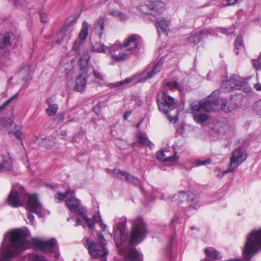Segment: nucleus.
I'll list each match as a JSON object with an SVG mask.
<instances>
[{
  "label": "nucleus",
  "mask_w": 261,
  "mask_h": 261,
  "mask_svg": "<svg viewBox=\"0 0 261 261\" xmlns=\"http://www.w3.org/2000/svg\"><path fill=\"white\" fill-rule=\"evenodd\" d=\"M113 233L116 246L126 261H142L141 254L133 247L142 242L147 234L146 225L142 218H139L132 221L129 240L126 218L115 224Z\"/></svg>",
  "instance_id": "nucleus-1"
},
{
  "label": "nucleus",
  "mask_w": 261,
  "mask_h": 261,
  "mask_svg": "<svg viewBox=\"0 0 261 261\" xmlns=\"http://www.w3.org/2000/svg\"><path fill=\"white\" fill-rule=\"evenodd\" d=\"M31 247L40 249L46 253L56 252L58 249L57 240L55 238L48 241L34 238L29 242L25 239L24 231L20 229L13 230L4 236L0 249V261H9L22 250Z\"/></svg>",
  "instance_id": "nucleus-2"
},
{
  "label": "nucleus",
  "mask_w": 261,
  "mask_h": 261,
  "mask_svg": "<svg viewBox=\"0 0 261 261\" xmlns=\"http://www.w3.org/2000/svg\"><path fill=\"white\" fill-rule=\"evenodd\" d=\"M220 91H214L207 98H205L197 104L191 105L192 112L194 120L201 124L206 121L208 118V112L221 110L225 113L231 112L234 106L227 107V102L225 99L219 98Z\"/></svg>",
  "instance_id": "nucleus-3"
},
{
  "label": "nucleus",
  "mask_w": 261,
  "mask_h": 261,
  "mask_svg": "<svg viewBox=\"0 0 261 261\" xmlns=\"http://www.w3.org/2000/svg\"><path fill=\"white\" fill-rule=\"evenodd\" d=\"M64 199H66L65 202L66 205L69 210L71 212L81 216L89 228L91 230H93L94 221L89 219L85 214V210L81 204L80 201L76 198L74 191L67 190L64 193L58 192L55 196V200L57 203L62 201Z\"/></svg>",
  "instance_id": "nucleus-4"
},
{
  "label": "nucleus",
  "mask_w": 261,
  "mask_h": 261,
  "mask_svg": "<svg viewBox=\"0 0 261 261\" xmlns=\"http://www.w3.org/2000/svg\"><path fill=\"white\" fill-rule=\"evenodd\" d=\"M99 245L95 244L93 240L88 237H85L83 239V243L84 246L88 250L89 253L93 258H98L106 256L108 254V251L106 248V240L103 235L97 232Z\"/></svg>",
  "instance_id": "nucleus-5"
},
{
  "label": "nucleus",
  "mask_w": 261,
  "mask_h": 261,
  "mask_svg": "<svg viewBox=\"0 0 261 261\" xmlns=\"http://www.w3.org/2000/svg\"><path fill=\"white\" fill-rule=\"evenodd\" d=\"M90 57L88 54L84 53V55L79 58L80 66V73L76 79L75 90L80 92H83L86 88L87 80L91 73L90 72V65L89 60Z\"/></svg>",
  "instance_id": "nucleus-6"
},
{
  "label": "nucleus",
  "mask_w": 261,
  "mask_h": 261,
  "mask_svg": "<svg viewBox=\"0 0 261 261\" xmlns=\"http://www.w3.org/2000/svg\"><path fill=\"white\" fill-rule=\"evenodd\" d=\"M157 102L159 110L168 116L171 122H176L177 120L176 117H171L168 115L169 111L175 108L174 99L167 94L166 92L162 91L160 92L157 95Z\"/></svg>",
  "instance_id": "nucleus-7"
},
{
  "label": "nucleus",
  "mask_w": 261,
  "mask_h": 261,
  "mask_svg": "<svg viewBox=\"0 0 261 261\" xmlns=\"http://www.w3.org/2000/svg\"><path fill=\"white\" fill-rule=\"evenodd\" d=\"M168 1H147L139 7V10L143 14L155 17L164 12L165 10L164 3Z\"/></svg>",
  "instance_id": "nucleus-8"
},
{
  "label": "nucleus",
  "mask_w": 261,
  "mask_h": 261,
  "mask_svg": "<svg viewBox=\"0 0 261 261\" xmlns=\"http://www.w3.org/2000/svg\"><path fill=\"white\" fill-rule=\"evenodd\" d=\"M27 209L29 211L27 217L32 224L34 223L35 217L31 213L36 214L40 217L44 215L43 206L39 202L36 194L28 196Z\"/></svg>",
  "instance_id": "nucleus-9"
},
{
  "label": "nucleus",
  "mask_w": 261,
  "mask_h": 261,
  "mask_svg": "<svg viewBox=\"0 0 261 261\" xmlns=\"http://www.w3.org/2000/svg\"><path fill=\"white\" fill-rule=\"evenodd\" d=\"M28 195H29L25 194L22 187L19 185H16L12 188L8 197V203L13 207L20 206L22 205L21 198L26 199L28 200Z\"/></svg>",
  "instance_id": "nucleus-10"
},
{
  "label": "nucleus",
  "mask_w": 261,
  "mask_h": 261,
  "mask_svg": "<svg viewBox=\"0 0 261 261\" xmlns=\"http://www.w3.org/2000/svg\"><path fill=\"white\" fill-rule=\"evenodd\" d=\"M88 23L84 21L83 23L82 27L79 35V38L75 40L72 47V50L78 55L83 56L84 53L88 54L84 49V42L88 35Z\"/></svg>",
  "instance_id": "nucleus-11"
},
{
  "label": "nucleus",
  "mask_w": 261,
  "mask_h": 261,
  "mask_svg": "<svg viewBox=\"0 0 261 261\" xmlns=\"http://www.w3.org/2000/svg\"><path fill=\"white\" fill-rule=\"evenodd\" d=\"M247 153L241 147L237 148L232 153L230 158L229 168L225 173L231 172L243 163L247 159Z\"/></svg>",
  "instance_id": "nucleus-12"
},
{
  "label": "nucleus",
  "mask_w": 261,
  "mask_h": 261,
  "mask_svg": "<svg viewBox=\"0 0 261 261\" xmlns=\"http://www.w3.org/2000/svg\"><path fill=\"white\" fill-rule=\"evenodd\" d=\"M124 48L118 43L111 46L110 55L111 59L115 62H120L126 60L130 57V54L124 52Z\"/></svg>",
  "instance_id": "nucleus-13"
},
{
  "label": "nucleus",
  "mask_w": 261,
  "mask_h": 261,
  "mask_svg": "<svg viewBox=\"0 0 261 261\" xmlns=\"http://www.w3.org/2000/svg\"><path fill=\"white\" fill-rule=\"evenodd\" d=\"M140 39L138 35H131L124 41L122 44L119 45L125 48L126 51L133 53L137 49Z\"/></svg>",
  "instance_id": "nucleus-14"
},
{
  "label": "nucleus",
  "mask_w": 261,
  "mask_h": 261,
  "mask_svg": "<svg viewBox=\"0 0 261 261\" xmlns=\"http://www.w3.org/2000/svg\"><path fill=\"white\" fill-rule=\"evenodd\" d=\"M243 82L239 80L237 75H233L231 79L223 82L222 86L227 90L239 89L243 85Z\"/></svg>",
  "instance_id": "nucleus-15"
},
{
  "label": "nucleus",
  "mask_w": 261,
  "mask_h": 261,
  "mask_svg": "<svg viewBox=\"0 0 261 261\" xmlns=\"http://www.w3.org/2000/svg\"><path fill=\"white\" fill-rule=\"evenodd\" d=\"M5 126L9 134H12L18 139H21L23 134L19 129L17 128L13 120L11 119H7L5 123Z\"/></svg>",
  "instance_id": "nucleus-16"
},
{
  "label": "nucleus",
  "mask_w": 261,
  "mask_h": 261,
  "mask_svg": "<svg viewBox=\"0 0 261 261\" xmlns=\"http://www.w3.org/2000/svg\"><path fill=\"white\" fill-rule=\"evenodd\" d=\"M175 152L172 153L166 150H160L156 152V159L161 160L163 162H175L176 161V158L173 156Z\"/></svg>",
  "instance_id": "nucleus-17"
},
{
  "label": "nucleus",
  "mask_w": 261,
  "mask_h": 261,
  "mask_svg": "<svg viewBox=\"0 0 261 261\" xmlns=\"http://www.w3.org/2000/svg\"><path fill=\"white\" fill-rule=\"evenodd\" d=\"M208 34L211 35V33L207 29H203L199 33L192 34L188 38V41L190 44H196L198 43L204 36Z\"/></svg>",
  "instance_id": "nucleus-18"
},
{
  "label": "nucleus",
  "mask_w": 261,
  "mask_h": 261,
  "mask_svg": "<svg viewBox=\"0 0 261 261\" xmlns=\"http://www.w3.org/2000/svg\"><path fill=\"white\" fill-rule=\"evenodd\" d=\"M113 173L116 176H118V174H120L122 176H125L126 181L136 186H139L141 185L140 181L138 178L130 175L126 172L114 169Z\"/></svg>",
  "instance_id": "nucleus-19"
},
{
  "label": "nucleus",
  "mask_w": 261,
  "mask_h": 261,
  "mask_svg": "<svg viewBox=\"0 0 261 261\" xmlns=\"http://www.w3.org/2000/svg\"><path fill=\"white\" fill-rule=\"evenodd\" d=\"M13 38L14 35L10 32L0 35V49L9 47L12 43Z\"/></svg>",
  "instance_id": "nucleus-20"
},
{
  "label": "nucleus",
  "mask_w": 261,
  "mask_h": 261,
  "mask_svg": "<svg viewBox=\"0 0 261 261\" xmlns=\"http://www.w3.org/2000/svg\"><path fill=\"white\" fill-rule=\"evenodd\" d=\"M12 168V160L9 155H0V169L5 171Z\"/></svg>",
  "instance_id": "nucleus-21"
},
{
  "label": "nucleus",
  "mask_w": 261,
  "mask_h": 261,
  "mask_svg": "<svg viewBox=\"0 0 261 261\" xmlns=\"http://www.w3.org/2000/svg\"><path fill=\"white\" fill-rule=\"evenodd\" d=\"M164 63V60L161 59L156 63L150 67L151 71H148L145 75L144 81L152 77L154 74L159 72Z\"/></svg>",
  "instance_id": "nucleus-22"
},
{
  "label": "nucleus",
  "mask_w": 261,
  "mask_h": 261,
  "mask_svg": "<svg viewBox=\"0 0 261 261\" xmlns=\"http://www.w3.org/2000/svg\"><path fill=\"white\" fill-rule=\"evenodd\" d=\"M187 201L189 204H190L191 206L193 207L195 209L199 207L200 205L198 203V196L192 192H189L188 193Z\"/></svg>",
  "instance_id": "nucleus-23"
},
{
  "label": "nucleus",
  "mask_w": 261,
  "mask_h": 261,
  "mask_svg": "<svg viewBox=\"0 0 261 261\" xmlns=\"http://www.w3.org/2000/svg\"><path fill=\"white\" fill-rule=\"evenodd\" d=\"M108 13L109 15L117 18L120 21H124L126 20L128 17L127 16L122 13L116 9H110L108 11Z\"/></svg>",
  "instance_id": "nucleus-24"
},
{
  "label": "nucleus",
  "mask_w": 261,
  "mask_h": 261,
  "mask_svg": "<svg viewBox=\"0 0 261 261\" xmlns=\"http://www.w3.org/2000/svg\"><path fill=\"white\" fill-rule=\"evenodd\" d=\"M94 50L99 53H109L111 51V46L110 47L105 46L101 43H96L93 45Z\"/></svg>",
  "instance_id": "nucleus-25"
},
{
  "label": "nucleus",
  "mask_w": 261,
  "mask_h": 261,
  "mask_svg": "<svg viewBox=\"0 0 261 261\" xmlns=\"http://www.w3.org/2000/svg\"><path fill=\"white\" fill-rule=\"evenodd\" d=\"M168 24V21L164 18L157 19L155 25L159 33H160L159 29H161L162 32H166L167 30Z\"/></svg>",
  "instance_id": "nucleus-26"
},
{
  "label": "nucleus",
  "mask_w": 261,
  "mask_h": 261,
  "mask_svg": "<svg viewBox=\"0 0 261 261\" xmlns=\"http://www.w3.org/2000/svg\"><path fill=\"white\" fill-rule=\"evenodd\" d=\"M137 138L139 142L142 145L147 147L151 146L152 143L149 140L145 134L140 132L137 135Z\"/></svg>",
  "instance_id": "nucleus-27"
},
{
  "label": "nucleus",
  "mask_w": 261,
  "mask_h": 261,
  "mask_svg": "<svg viewBox=\"0 0 261 261\" xmlns=\"http://www.w3.org/2000/svg\"><path fill=\"white\" fill-rule=\"evenodd\" d=\"M105 20L102 18H99L96 22L95 29L100 30L99 37L101 38L105 31Z\"/></svg>",
  "instance_id": "nucleus-28"
},
{
  "label": "nucleus",
  "mask_w": 261,
  "mask_h": 261,
  "mask_svg": "<svg viewBox=\"0 0 261 261\" xmlns=\"http://www.w3.org/2000/svg\"><path fill=\"white\" fill-rule=\"evenodd\" d=\"M58 35L59 36H62V39L59 40H57V43L58 44H60L63 39H66L67 41L71 37V31H67L66 30L63 29L59 32H58Z\"/></svg>",
  "instance_id": "nucleus-29"
},
{
  "label": "nucleus",
  "mask_w": 261,
  "mask_h": 261,
  "mask_svg": "<svg viewBox=\"0 0 261 261\" xmlns=\"http://www.w3.org/2000/svg\"><path fill=\"white\" fill-rule=\"evenodd\" d=\"M58 109V105L55 103L49 104L46 110V113L48 116H54L56 114Z\"/></svg>",
  "instance_id": "nucleus-30"
},
{
  "label": "nucleus",
  "mask_w": 261,
  "mask_h": 261,
  "mask_svg": "<svg viewBox=\"0 0 261 261\" xmlns=\"http://www.w3.org/2000/svg\"><path fill=\"white\" fill-rule=\"evenodd\" d=\"M206 255L211 259H215L217 258L218 253L213 248H206L204 249Z\"/></svg>",
  "instance_id": "nucleus-31"
},
{
  "label": "nucleus",
  "mask_w": 261,
  "mask_h": 261,
  "mask_svg": "<svg viewBox=\"0 0 261 261\" xmlns=\"http://www.w3.org/2000/svg\"><path fill=\"white\" fill-rule=\"evenodd\" d=\"M244 48V43L242 37L238 36L235 41V53L236 55L239 54V50L242 49Z\"/></svg>",
  "instance_id": "nucleus-32"
},
{
  "label": "nucleus",
  "mask_w": 261,
  "mask_h": 261,
  "mask_svg": "<svg viewBox=\"0 0 261 261\" xmlns=\"http://www.w3.org/2000/svg\"><path fill=\"white\" fill-rule=\"evenodd\" d=\"M165 84L170 89H176L179 91H182L181 87L176 81H168L165 82Z\"/></svg>",
  "instance_id": "nucleus-33"
},
{
  "label": "nucleus",
  "mask_w": 261,
  "mask_h": 261,
  "mask_svg": "<svg viewBox=\"0 0 261 261\" xmlns=\"http://www.w3.org/2000/svg\"><path fill=\"white\" fill-rule=\"evenodd\" d=\"M185 192L183 191H180L178 195H174L171 198L172 201L176 202L177 204H181L183 201Z\"/></svg>",
  "instance_id": "nucleus-34"
},
{
  "label": "nucleus",
  "mask_w": 261,
  "mask_h": 261,
  "mask_svg": "<svg viewBox=\"0 0 261 261\" xmlns=\"http://www.w3.org/2000/svg\"><path fill=\"white\" fill-rule=\"evenodd\" d=\"M133 80L132 78H127L124 80H122L121 81L116 82L114 83H112L110 84V87L111 88H115L120 87L121 86L124 85L125 84H127L130 83Z\"/></svg>",
  "instance_id": "nucleus-35"
},
{
  "label": "nucleus",
  "mask_w": 261,
  "mask_h": 261,
  "mask_svg": "<svg viewBox=\"0 0 261 261\" xmlns=\"http://www.w3.org/2000/svg\"><path fill=\"white\" fill-rule=\"evenodd\" d=\"M28 260L29 261H48L43 256L34 254L30 255Z\"/></svg>",
  "instance_id": "nucleus-36"
},
{
  "label": "nucleus",
  "mask_w": 261,
  "mask_h": 261,
  "mask_svg": "<svg viewBox=\"0 0 261 261\" xmlns=\"http://www.w3.org/2000/svg\"><path fill=\"white\" fill-rule=\"evenodd\" d=\"M40 143H41L42 145L44 146L46 148H49L54 145L55 141L54 140H50L48 139H41Z\"/></svg>",
  "instance_id": "nucleus-37"
},
{
  "label": "nucleus",
  "mask_w": 261,
  "mask_h": 261,
  "mask_svg": "<svg viewBox=\"0 0 261 261\" xmlns=\"http://www.w3.org/2000/svg\"><path fill=\"white\" fill-rule=\"evenodd\" d=\"M252 63L256 69H261V53L257 59L252 60Z\"/></svg>",
  "instance_id": "nucleus-38"
},
{
  "label": "nucleus",
  "mask_w": 261,
  "mask_h": 261,
  "mask_svg": "<svg viewBox=\"0 0 261 261\" xmlns=\"http://www.w3.org/2000/svg\"><path fill=\"white\" fill-rule=\"evenodd\" d=\"M90 67H91L90 68V70L91 69H92L93 70V74L95 76V77L98 80H104V77H105V75H103L100 71H99L98 70H95V69H93L92 67L90 66Z\"/></svg>",
  "instance_id": "nucleus-39"
},
{
  "label": "nucleus",
  "mask_w": 261,
  "mask_h": 261,
  "mask_svg": "<svg viewBox=\"0 0 261 261\" xmlns=\"http://www.w3.org/2000/svg\"><path fill=\"white\" fill-rule=\"evenodd\" d=\"M17 95L15 94L9 99H8L6 101H5L2 106H0V111H2L12 101V100L14 98H17Z\"/></svg>",
  "instance_id": "nucleus-40"
},
{
  "label": "nucleus",
  "mask_w": 261,
  "mask_h": 261,
  "mask_svg": "<svg viewBox=\"0 0 261 261\" xmlns=\"http://www.w3.org/2000/svg\"><path fill=\"white\" fill-rule=\"evenodd\" d=\"M220 32L226 35H228L229 34H232L234 32V29L233 27L230 28H220Z\"/></svg>",
  "instance_id": "nucleus-41"
},
{
  "label": "nucleus",
  "mask_w": 261,
  "mask_h": 261,
  "mask_svg": "<svg viewBox=\"0 0 261 261\" xmlns=\"http://www.w3.org/2000/svg\"><path fill=\"white\" fill-rule=\"evenodd\" d=\"M14 1L17 7H24L27 5L26 0H14Z\"/></svg>",
  "instance_id": "nucleus-42"
},
{
  "label": "nucleus",
  "mask_w": 261,
  "mask_h": 261,
  "mask_svg": "<svg viewBox=\"0 0 261 261\" xmlns=\"http://www.w3.org/2000/svg\"><path fill=\"white\" fill-rule=\"evenodd\" d=\"M211 162V161L210 159H207L205 160V161H200V160H197L195 162L196 166H201V165H207L210 164Z\"/></svg>",
  "instance_id": "nucleus-43"
},
{
  "label": "nucleus",
  "mask_w": 261,
  "mask_h": 261,
  "mask_svg": "<svg viewBox=\"0 0 261 261\" xmlns=\"http://www.w3.org/2000/svg\"><path fill=\"white\" fill-rule=\"evenodd\" d=\"M65 114L64 113L59 114L55 118V120L60 123L63 121Z\"/></svg>",
  "instance_id": "nucleus-44"
},
{
  "label": "nucleus",
  "mask_w": 261,
  "mask_h": 261,
  "mask_svg": "<svg viewBox=\"0 0 261 261\" xmlns=\"http://www.w3.org/2000/svg\"><path fill=\"white\" fill-rule=\"evenodd\" d=\"M240 0H224L226 2V4H224V6H229L234 5L236 3L238 2Z\"/></svg>",
  "instance_id": "nucleus-45"
},
{
  "label": "nucleus",
  "mask_w": 261,
  "mask_h": 261,
  "mask_svg": "<svg viewBox=\"0 0 261 261\" xmlns=\"http://www.w3.org/2000/svg\"><path fill=\"white\" fill-rule=\"evenodd\" d=\"M40 15L41 22L43 23L47 22V20L46 14L44 12H40Z\"/></svg>",
  "instance_id": "nucleus-46"
},
{
  "label": "nucleus",
  "mask_w": 261,
  "mask_h": 261,
  "mask_svg": "<svg viewBox=\"0 0 261 261\" xmlns=\"http://www.w3.org/2000/svg\"><path fill=\"white\" fill-rule=\"evenodd\" d=\"M82 225L84 228L86 227L85 224L82 223L81 219L80 218H77L75 226Z\"/></svg>",
  "instance_id": "nucleus-47"
},
{
  "label": "nucleus",
  "mask_w": 261,
  "mask_h": 261,
  "mask_svg": "<svg viewBox=\"0 0 261 261\" xmlns=\"http://www.w3.org/2000/svg\"><path fill=\"white\" fill-rule=\"evenodd\" d=\"M132 112L131 111H127L124 113L123 115V118L124 120H127L128 117L131 115Z\"/></svg>",
  "instance_id": "nucleus-48"
},
{
  "label": "nucleus",
  "mask_w": 261,
  "mask_h": 261,
  "mask_svg": "<svg viewBox=\"0 0 261 261\" xmlns=\"http://www.w3.org/2000/svg\"><path fill=\"white\" fill-rule=\"evenodd\" d=\"M99 223H100V226L101 227V228L102 229V230L104 231L106 230V228H107V225H105L103 221H102L101 218H100V221H99Z\"/></svg>",
  "instance_id": "nucleus-49"
},
{
  "label": "nucleus",
  "mask_w": 261,
  "mask_h": 261,
  "mask_svg": "<svg viewBox=\"0 0 261 261\" xmlns=\"http://www.w3.org/2000/svg\"><path fill=\"white\" fill-rule=\"evenodd\" d=\"M254 87L258 91L261 90V84H260L255 85Z\"/></svg>",
  "instance_id": "nucleus-50"
},
{
  "label": "nucleus",
  "mask_w": 261,
  "mask_h": 261,
  "mask_svg": "<svg viewBox=\"0 0 261 261\" xmlns=\"http://www.w3.org/2000/svg\"><path fill=\"white\" fill-rule=\"evenodd\" d=\"M61 135L63 136H66V133L65 131H63L61 132Z\"/></svg>",
  "instance_id": "nucleus-51"
},
{
  "label": "nucleus",
  "mask_w": 261,
  "mask_h": 261,
  "mask_svg": "<svg viewBox=\"0 0 261 261\" xmlns=\"http://www.w3.org/2000/svg\"><path fill=\"white\" fill-rule=\"evenodd\" d=\"M55 256L56 258H58L59 257V255L58 254H56Z\"/></svg>",
  "instance_id": "nucleus-52"
},
{
  "label": "nucleus",
  "mask_w": 261,
  "mask_h": 261,
  "mask_svg": "<svg viewBox=\"0 0 261 261\" xmlns=\"http://www.w3.org/2000/svg\"><path fill=\"white\" fill-rule=\"evenodd\" d=\"M175 221V220H172V221L171 222V223H173Z\"/></svg>",
  "instance_id": "nucleus-53"
},
{
  "label": "nucleus",
  "mask_w": 261,
  "mask_h": 261,
  "mask_svg": "<svg viewBox=\"0 0 261 261\" xmlns=\"http://www.w3.org/2000/svg\"><path fill=\"white\" fill-rule=\"evenodd\" d=\"M49 186H50L51 188H54V187H55V186H52V185H50Z\"/></svg>",
  "instance_id": "nucleus-54"
},
{
  "label": "nucleus",
  "mask_w": 261,
  "mask_h": 261,
  "mask_svg": "<svg viewBox=\"0 0 261 261\" xmlns=\"http://www.w3.org/2000/svg\"><path fill=\"white\" fill-rule=\"evenodd\" d=\"M194 229V226L191 227V229H192V230H193V229Z\"/></svg>",
  "instance_id": "nucleus-55"
},
{
  "label": "nucleus",
  "mask_w": 261,
  "mask_h": 261,
  "mask_svg": "<svg viewBox=\"0 0 261 261\" xmlns=\"http://www.w3.org/2000/svg\"><path fill=\"white\" fill-rule=\"evenodd\" d=\"M102 261H107L106 259L105 258H104Z\"/></svg>",
  "instance_id": "nucleus-56"
},
{
  "label": "nucleus",
  "mask_w": 261,
  "mask_h": 261,
  "mask_svg": "<svg viewBox=\"0 0 261 261\" xmlns=\"http://www.w3.org/2000/svg\"><path fill=\"white\" fill-rule=\"evenodd\" d=\"M161 199H164L163 196L162 197Z\"/></svg>",
  "instance_id": "nucleus-57"
}]
</instances>
